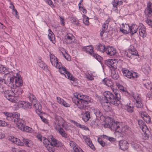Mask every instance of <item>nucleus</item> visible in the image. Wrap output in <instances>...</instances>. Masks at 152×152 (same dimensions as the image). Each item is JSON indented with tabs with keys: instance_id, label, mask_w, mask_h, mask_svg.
<instances>
[{
	"instance_id": "obj_37",
	"label": "nucleus",
	"mask_w": 152,
	"mask_h": 152,
	"mask_svg": "<svg viewBox=\"0 0 152 152\" xmlns=\"http://www.w3.org/2000/svg\"><path fill=\"white\" fill-rule=\"evenodd\" d=\"M123 27L122 28H120V31L123 34H128L130 32L129 31V28H128V30H126L125 29V25L123 23L122 24Z\"/></svg>"
},
{
	"instance_id": "obj_46",
	"label": "nucleus",
	"mask_w": 152,
	"mask_h": 152,
	"mask_svg": "<svg viewBox=\"0 0 152 152\" xmlns=\"http://www.w3.org/2000/svg\"><path fill=\"white\" fill-rule=\"evenodd\" d=\"M43 143L47 147L49 145H50V141L47 139H45L43 141Z\"/></svg>"
},
{
	"instance_id": "obj_19",
	"label": "nucleus",
	"mask_w": 152,
	"mask_h": 152,
	"mask_svg": "<svg viewBox=\"0 0 152 152\" xmlns=\"http://www.w3.org/2000/svg\"><path fill=\"white\" fill-rule=\"evenodd\" d=\"M58 132L61 136L67 140L69 139V136L67 135L63 129L61 127L58 128Z\"/></svg>"
},
{
	"instance_id": "obj_30",
	"label": "nucleus",
	"mask_w": 152,
	"mask_h": 152,
	"mask_svg": "<svg viewBox=\"0 0 152 152\" xmlns=\"http://www.w3.org/2000/svg\"><path fill=\"white\" fill-rule=\"evenodd\" d=\"M11 140L12 142L18 145H23V143L21 142V140L18 138L13 137V138H11Z\"/></svg>"
},
{
	"instance_id": "obj_61",
	"label": "nucleus",
	"mask_w": 152,
	"mask_h": 152,
	"mask_svg": "<svg viewBox=\"0 0 152 152\" xmlns=\"http://www.w3.org/2000/svg\"><path fill=\"white\" fill-rule=\"evenodd\" d=\"M85 140L88 145H90L92 143V141L91 140L90 138H87L85 139Z\"/></svg>"
},
{
	"instance_id": "obj_11",
	"label": "nucleus",
	"mask_w": 152,
	"mask_h": 152,
	"mask_svg": "<svg viewBox=\"0 0 152 152\" xmlns=\"http://www.w3.org/2000/svg\"><path fill=\"white\" fill-rule=\"evenodd\" d=\"M16 76L15 77V80L14 85L16 86H22L23 85V81L22 79L21 76L20 74L17 73L16 74Z\"/></svg>"
},
{
	"instance_id": "obj_28",
	"label": "nucleus",
	"mask_w": 152,
	"mask_h": 152,
	"mask_svg": "<svg viewBox=\"0 0 152 152\" xmlns=\"http://www.w3.org/2000/svg\"><path fill=\"white\" fill-rule=\"evenodd\" d=\"M96 48L102 53L106 52V48L105 45L101 44H99L98 45L96 46Z\"/></svg>"
},
{
	"instance_id": "obj_63",
	"label": "nucleus",
	"mask_w": 152,
	"mask_h": 152,
	"mask_svg": "<svg viewBox=\"0 0 152 152\" xmlns=\"http://www.w3.org/2000/svg\"><path fill=\"white\" fill-rule=\"evenodd\" d=\"M70 20L72 23H74V22H76L77 21V20L75 17H72L70 18Z\"/></svg>"
},
{
	"instance_id": "obj_55",
	"label": "nucleus",
	"mask_w": 152,
	"mask_h": 152,
	"mask_svg": "<svg viewBox=\"0 0 152 152\" xmlns=\"http://www.w3.org/2000/svg\"><path fill=\"white\" fill-rule=\"evenodd\" d=\"M12 152H26L23 150H20L17 148H13L12 149Z\"/></svg>"
},
{
	"instance_id": "obj_33",
	"label": "nucleus",
	"mask_w": 152,
	"mask_h": 152,
	"mask_svg": "<svg viewBox=\"0 0 152 152\" xmlns=\"http://www.w3.org/2000/svg\"><path fill=\"white\" fill-rule=\"evenodd\" d=\"M146 81H147L146 83H145V82L143 83L144 86L146 88L148 89H150V90H151L152 88L151 87V82L148 80H146Z\"/></svg>"
},
{
	"instance_id": "obj_57",
	"label": "nucleus",
	"mask_w": 152,
	"mask_h": 152,
	"mask_svg": "<svg viewBox=\"0 0 152 152\" xmlns=\"http://www.w3.org/2000/svg\"><path fill=\"white\" fill-rule=\"evenodd\" d=\"M134 98L136 100V102H141V98L139 95L137 96V97L134 96Z\"/></svg>"
},
{
	"instance_id": "obj_25",
	"label": "nucleus",
	"mask_w": 152,
	"mask_h": 152,
	"mask_svg": "<svg viewBox=\"0 0 152 152\" xmlns=\"http://www.w3.org/2000/svg\"><path fill=\"white\" fill-rule=\"evenodd\" d=\"M74 37L71 34H67L65 37V39L66 40L68 43H71L72 42V40L74 39Z\"/></svg>"
},
{
	"instance_id": "obj_4",
	"label": "nucleus",
	"mask_w": 152,
	"mask_h": 152,
	"mask_svg": "<svg viewBox=\"0 0 152 152\" xmlns=\"http://www.w3.org/2000/svg\"><path fill=\"white\" fill-rule=\"evenodd\" d=\"M22 88L19 86H16L15 88H12L11 90L5 91L4 96L8 100L12 102H15L16 97L14 95L18 96L20 95L22 92Z\"/></svg>"
},
{
	"instance_id": "obj_10",
	"label": "nucleus",
	"mask_w": 152,
	"mask_h": 152,
	"mask_svg": "<svg viewBox=\"0 0 152 152\" xmlns=\"http://www.w3.org/2000/svg\"><path fill=\"white\" fill-rule=\"evenodd\" d=\"M5 75L8 77L7 81L8 83L14 86L15 76L14 75L13 73L9 72L5 74Z\"/></svg>"
},
{
	"instance_id": "obj_18",
	"label": "nucleus",
	"mask_w": 152,
	"mask_h": 152,
	"mask_svg": "<svg viewBox=\"0 0 152 152\" xmlns=\"http://www.w3.org/2000/svg\"><path fill=\"white\" fill-rule=\"evenodd\" d=\"M123 1L119 0H113L112 1V4L115 10H118V7L122 4Z\"/></svg>"
},
{
	"instance_id": "obj_6",
	"label": "nucleus",
	"mask_w": 152,
	"mask_h": 152,
	"mask_svg": "<svg viewBox=\"0 0 152 152\" xmlns=\"http://www.w3.org/2000/svg\"><path fill=\"white\" fill-rule=\"evenodd\" d=\"M138 124L139 127L144 133L146 139L148 138L150 133L145 123L142 120H138Z\"/></svg>"
},
{
	"instance_id": "obj_49",
	"label": "nucleus",
	"mask_w": 152,
	"mask_h": 152,
	"mask_svg": "<svg viewBox=\"0 0 152 152\" xmlns=\"http://www.w3.org/2000/svg\"><path fill=\"white\" fill-rule=\"evenodd\" d=\"M69 145L71 147L73 148V149L78 146L76 143L72 141H70V142Z\"/></svg>"
},
{
	"instance_id": "obj_47",
	"label": "nucleus",
	"mask_w": 152,
	"mask_h": 152,
	"mask_svg": "<svg viewBox=\"0 0 152 152\" xmlns=\"http://www.w3.org/2000/svg\"><path fill=\"white\" fill-rule=\"evenodd\" d=\"M135 105L137 107L140 108H142L143 106V105L141 102H136L135 103Z\"/></svg>"
},
{
	"instance_id": "obj_32",
	"label": "nucleus",
	"mask_w": 152,
	"mask_h": 152,
	"mask_svg": "<svg viewBox=\"0 0 152 152\" xmlns=\"http://www.w3.org/2000/svg\"><path fill=\"white\" fill-rule=\"evenodd\" d=\"M139 34L140 36L143 38L146 37L147 33L145 29L140 28L139 29Z\"/></svg>"
},
{
	"instance_id": "obj_16",
	"label": "nucleus",
	"mask_w": 152,
	"mask_h": 152,
	"mask_svg": "<svg viewBox=\"0 0 152 152\" xmlns=\"http://www.w3.org/2000/svg\"><path fill=\"white\" fill-rule=\"evenodd\" d=\"M120 148L122 150L125 151L127 150L128 148V143L125 140H121L119 143Z\"/></svg>"
},
{
	"instance_id": "obj_53",
	"label": "nucleus",
	"mask_w": 152,
	"mask_h": 152,
	"mask_svg": "<svg viewBox=\"0 0 152 152\" xmlns=\"http://www.w3.org/2000/svg\"><path fill=\"white\" fill-rule=\"evenodd\" d=\"M70 122L78 127L80 128V126H81V124L74 120H70Z\"/></svg>"
},
{
	"instance_id": "obj_62",
	"label": "nucleus",
	"mask_w": 152,
	"mask_h": 152,
	"mask_svg": "<svg viewBox=\"0 0 152 152\" xmlns=\"http://www.w3.org/2000/svg\"><path fill=\"white\" fill-rule=\"evenodd\" d=\"M7 125V123L4 121L0 120V126H5Z\"/></svg>"
},
{
	"instance_id": "obj_51",
	"label": "nucleus",
	"mask_w": 152,
	"mask_h": 152,
	"mask_svg": "<svg viewBox=\"0 0 152 152\" xmlns=\"http://www.w3.org/2000/svg\"><path fill=\"white\" fill-rule=\"evenodd\" d=\"M61 52L64 58H65L68 61L70 60V57L69 56V54L65 52L66 54H65L64 53H63L62 52Z\"/></svg>"
},
{
	"instance_id": "obj_3",
	"label": "nucleus",
	"mask_w": 152,
	"mask_h": 152,
	"mask_svg": "<svg viewBox=\"0 0 152 152\" xmlns=\"http://www.w3.org/2000/svg\"><path fill=\"white\" fill-rule=\"evenodd\" d=\"M31 97L30 99L31 103L29 102H26L25 101H20L18 102V106L20 107H22L23 109H27L31 108L32 104H33L36 109L35 111L37 114H40L42 113V110L41 104L39 102H37L36 97L33 95Z\"/></svg>"
},
{
	"instance_id": "obj_56",
	"label": "nucleus",
	"mask_w": 152,
	"mask_h": 152,
	"mask_svg": "<svg viewBox=\"0 0 152 152\" xmlns=\"http://www.w3.org/2000/svg\"><path fill=\"white\" fill-rule=\"evenodd\" d=\"M55 66L56 68H58L59 69V68H61V67L62 65L61 64L60 62H59L58 61L56 63L55 66Z\"/></svg>"
},
{
	"instance_id": "obj_60",
	"label": "nucleus",
	"mask_w": 152,
	"mask_h": 152,
	"mask_svg": "<svg viewBox=\"0 0 152 152\" xmlns=\"http://www.w3.org/2000/svg\"><path fill=\"white\" fill-rule=\"evenodd\" d=\"M98 141L99 144H100L102 147L104 146L105 145V142H104L101 139H98Z\"/></svg>"
},
{
	"instance_id": "obj_5",
	"label": "nucleus",
	"mask_w": 152,
	"mask_h": 152,
	"mask_svg": "<svg viewBox=\"0 0 152 152\" xmlns=\"http://www.w3.org/2000/svg\"><path fill=\"white\" fill-rule=\"evenodd\" d=\"M74 96H76L80 102L79 108L81 109L85 110L89 105V104L91 103V99L88 96L77 93L75 94Z\"/></svg>"
},
{
	"instance_id": "obj_13",
	"label": "nucleus",
	"mask_w": 152,
	"mask_h": 152,
	"mask_svg": "<svg viewBox=\"0 0 152 152\" xmlns=\"http://www.w3.org/2000/svg\"><path fill=\"white\" fill-rule=\"evenodd\" d=\"M107 65L111 70L116 69L117 62L115 60L109 59L106 61Z\"/></svg>"
},
{
	"instance_id": "obj_38",
	"label": "nucleus",
	"mask_w": 152,
	"mask_h": 152,
	"mask_svg": "<svg viewBox=\"0 0 152 152\" xmlns=\"http://www.w3.org/2000/svg\"><path fill=\"white\" fill-rule=\"evenodd\" d=\"M117 86L118 89L122 91L125 92L126 93L125 94H126V95H129V93L127 91L126 89L124 88L123 86L119 84L117 85Z\"/></svg>"
},
{
	"instance_id": "obj_50",
	"label": "nucleus",
	"mask_w": 152,
	"mask_h": 152,
	"mask_svg": "<svg viewBox=\"0 0 152 152\" xmlns=\"http://www.w3.org/2000/svg\"><path fill=\"white\" fill-rule=\"evenodd\" d=\"M61 124L62 125V127L64 128L66 130H67L69 129V126L64 121L63 122V123H62Z\"/></svg>"
},
{
	"instance_id": "obj_14",
	"label": "nucleus",
	"mask_w": 152,
	"mask_h": 152,
	"mask_svg": "<svg viewBox=\"0 0 152 152\" xmlns=\"http://www.w3.org/2000/svg\"><path fill=\"white\" fill-rule=\"evenodd\" d=\"M145 13L148 17L152 16V3L149 2L147 3V7L145 10Z\"/></svg>"
},
{
	"instance_id": "obj_44",
	"label": "nucleus",
	"mask_w": 152,
	"mask_h": 152,
	"mask_svg": "<svg viewBox=\"0 0 152 152\" xmlns=\"http://www.w3.org/2000/svg\"><path fill=\"white\" fill-rule=\"evenodd\" d=\"M132 146L135 150H137L139 148L140 145L137 143L132 142L131 143Z\"/></svg>"
},
{
	"instance_id": "obj_26",
	"label": "nucleus",
	"mask_w": 152,
	"mask_h": 152,
	"mask_svg": "<svg viewBox=\"0 0 152 152\" xmlns=\"http://www.w3.org/2000/svg\"><path fill=\"white\" fill-rule=\"evenodd\" d=\"M57 102L59 104H62L64 107H70L69 104L67 103L63 99H61L59 97H57Z\"/></svg>"
},
{
	"instance_id": "obj_42",
	"label": "nucleus",
	"mask_w": 152,
	"mask_h": 152,
	"mask_svg": "<svg viewBox=\"0 0 152 152\" xmlns=\"http://www.w3.org/2000/svg\"><path fill=\"white\" fill-rule=\"evenodd\" d=\"M127 110L130 113H132L134 111V107L133 106H132L131 105V104H130V105H128L127 106Z\"/></svg>"
},
{
	"instance_id": "obj_12",
	"label": "nucleus",
	"mask_w": 152,
	"mask_h": 152,
	"mask_svg": "<svg viewBox=\"0 0 152 152\" xmlns=\"http://www.w3.org/2000/svg\"><path fill=\"white\" fill-rule=\"evenodd\" d=\"M50 146H53L57 147H61L63 146L62 143L54 138L53 136L50 137Z\"/></svg>"
},
{
	"instance_id": "obj_54",
	"label": "nucleus",
	"mask_w": 152,
	"mask_h": 152,
	"mask_svg": "<svg viewBox=\"0 0 152 152\" xmlns=\"http://www.w3.org/2000/svg\"><path fill=\"white\" fill-rule=\"evenodd\" d=\"M74 152H84L78 146L74 149Z\"/></svg>"
},
{
	"instance_id": "obj_15",
	"label": "nucleus",
	"mask_w": 152,
	"mask_h": 152,
	"mask_svg": "<svg viewBox=\"0 0 152 152\" xmlns=\"http://www.w3.org/2000/svg\"><path fill=\"white\" fill-rule=\"evenodd\" d=\"M105 52L109 56H111L115 55L116 53V49L110 46H107Z\"/></svg>"
},
{
	"instance_id": "obj_34",
	"label": "nucleus",
	"mask_w": 152,
	"mask_h": 152,
	"mask_svg": "<svg viewBox=\"0 0 152 152\" xmlns=\"http://www.w3.org/2000/svg\"><path fill=\"white\" fill-rule=\"evenodd\" d=\"M64 76L65 77L68 78L70 80L74 81L75 80V78L68 71H67Z\"/></svg>"
},
{
	"instance_id": "obj_29",
	"label": "nucleus",
	"mask_w": 152,
	"mask_h": 152,
	"mask_svg": "<svg viewBox=\"0 0 152 152\" xmlns=\"http://www.w3.org/2000/svg\"><path fill=\"white\" fill-rule=\"evenodd\" d=\"M111 77L115 80H117L119 77V75L117 72L115 70V69H112L111 70Z\"/></svg>"
},
{
	"instance_id": "obj_20",
	"label": "nucleus",
	"mask_w": 152,
	"mask_h": 152,
	"mask_svg": "<svg viewBox=\"0 0 152 152\" xmlns=\"http://www.w3.org/2000/svg\"><path fill=\"white\" fill-rule=\"evenodd\" d=\"M104 102L102 104L103 108L106 111H108L110 110V102H107V100L104 99Z\"/></svg>"
},
{
	"instance_id": "obj_31",
	"label": "nucleus",
	"mask_w": 152,
	"mask_h": 152,
	"mask_svg": "<svg viewBox=\"0 0 152 152\" xmlns=\"http://www.w3.org/2000/svg\"><path fill=\"white\" fill-rule=\"evenodd\" d=\"M144 120L147 123H149L151 121V119L149 115H141Z\"/></svg>"
},
{
	"instance_id": "obj_22",
	"label": "nucleus",
	"mask_w": 152,
	"mask_h": 152,
	"mask_svg": "<svg viewBox=\"0 0 152 152\" xmlns=\"http://www.w3.org/2000/svg\"><path fill=\"white\" fill-rule=\"evenodd\" d=\"M38 65L39 66L42 68L43 70L47 71L48 70V67L41 60H39L38 61Z\"/></svg>"
},
{
	"instance_id": "obj_35",
	"label": "nucleus",
	"mask_w": 152,
	"mask_h": 152,
	"mask_svg": "<svg viewBox=\"0 0 152 152\" xmlns=\"http://www.w3.org/2000/svg\"><path fill=\"white\" fill-rule=\"evenodd\" d=\"M21 142L23 143L22 145H20V146H23L25 144L27 146L30 147L29 144H31V141L28 139L23 138L22 140V141Z\"/></svg>"
},
{
	"instance_id": "obj_24",
	"label": "nucleus",
	"mask_w": 152,
	"mask_h": 152,
	"mask_svg": "<svg viewBox=\"0 0 152 152\" xmlns=\"http://www.w3.org/2000/svg\"><path fill=\"white\" fill-rule=\"evenodd\" d=\"M102 83L108 87H110L112 88L113 86V83L110 80L107 78H104L102 80Z\"/></svg>"
},
{
	"instance_id": "obj_17",
	"label": "nucleus",
	"mask_w": 152,
	"mask_h": 152,
	"mask_svg": "<svg viewBox=\"0 0 152 152\" xmlns=\"http://www.w3.org/2000/svg\"><path fill=\"white\" fill-rule=\"evenodd\" d=\"M126 28L128 26L129 29V31L131 35H133L134 33H136L137 31V27L135 24H133L131 26H129V24H125Z\"/></svg>"
},
{
	"instance_id": "obj_2",
	"label": "nucleus",
	"mask_w": 152,
	"mask_h": 152,
	"mask_svg": "<svg viewBox=\"0 0 152 152\" xmlns=\"http://www.w3.org/2000/svg\"><path fill=\"white\" fill-rule=\"evenodd\" d=\"M5 115L6 116V118L7 120L15 122L18 128L21 130L26 132H31L32 128L25 126L24 121L18 118L20 115Z\"/></svg>"
},
{
	"instance_id": "obj_41",
	"label": "nucleus",
	"mask_w": 152,
	"mask_h": 152,
	"mask_svg": "<svg viewBox=\"0 0 152 152\" xmlns=\"http://www.w3.org/2000/svg\"><path fill=\"white\" fill-rule=\"evenodd\" d=\"M84 18L83 19V23L87 25H89V18H88L85 15H84Z\"/></svg>"
},
{
	"instance_id": "obj_45",
	"label": "nucleus",
	"mask_w": 152,
	"mask_h": 152,
	"mask_svg": "<svg viewBox=\"0 0 152 152\" xmlns=\"http://www.w3.org/2000/svg\"><path fill=\"white\" fill-rule=\"evenodd\" d=\"M82 116L83 120L85 121H87L88 120L90 117V115H82Z\"/></svg>"
},
{
	"instance_id": "obj_8",
	"label": "nucleus",
	"mask_w": 152,
	"mask_h": 152,
	"mask_svg": "<svg viewBox=\"0 0 152 152\" xmlns=\"http://www.w3.org/2000/svg\"><path fill=\"white\" fill-rule=\"evenodd\" d=\"M93 48L92 45L85 46L83 48L84 50H85L88 53L98 61L99 60H101V57L94 53Z\"/></svg>"
},
{
	"instance_id": "obj_9",
	"label": "nucleus",
	"mask_w": 152,
	"mask_h": 152,
	"mask_svg": "<svg viewBox=\"0 0 152 152\" xmlns=\"http://www.w3.org/2000/svg\"><path fill=\"white\" fill-rule=\"evenodd\" d=\"M110 122H109L107 123V125L110 127L111 130L115 131L116 132H119V129L120 128L119 123L117 121H113L112 119L110 118H109Z\"/></svg>"
},
{
	"instance_id": "obj_7",
	"label": "nucleus",
	"mask_w": 152,
	"mask_h": 152,
	"mask_svg": "<svg viewBox=\"0 0 152 152\" xmlns=\"http://www.w3.org/2000/svg\"><path fill=\"white\" fill-rule=\"evenodd\" d=\"M124 76L127 77L128 78H137L138 76L136 72L130 71L126 68H123L121 70Z\"/></svg>"
},
{
	"instance_id": "obj_58",
	"label": "nucleus",
	"mask_w": 152,
	"mask_h": 152,
	"mask_svg": "<svg viewBox=\"0 0 152 152\" xmlns=\"http://www.w3.org/2000/svg\"><path fill=\"white\" fill-rule=\"evenodd\" d=\"M146 23L150 26H151L152 27V20L150 19H149L148 18L147 19L145 20Z\"/></svg>"
},
{
	"instance_id": "obj_36",
	"label": "nucleus",
	"mask_w": 152,
	"mask_h": 152,
	"mask_svg": "<svg viewBox=\"0 0 152 152\" xmlns=\"http://www.w3.org/2000/svg\"><path fill=\"white\" fill-rule=\"evenodd\" d=\"M77 97L76 96H75L74 97L72 98V101L73 103H75L76 104H77L79 108L80 105V102Z\"/></svg>"
},
{
	"instance_id": "obj_39",
	"label": "nucleus",
	"mask_w": 152,
	"mask_h": 152,
	"mask_svg": "<svg viewBox=\"0 0 152 152\" xmlns=\"http://www.w3.org/2000/svg\"><path fill=\"white\" fill-rule=\"evenodd\" d=\"M133 48L131 49L130 50H129V54L131 55L132 56L133 55L138 56V53L137 50L134 48L133 47Z\"/></svg>"
},
{
	"instance_id": "obj_23",
	"label": "nucleus",
	"mask_w": 152,
	"mask_h": 152,
	"mask_svg": "<svg viewBox=\"0 0 152 152\" xmlns=\"http://www.w3.org/2000/svg\"><path fill=\"white\" fill-rule=\"evenodd\" d=\"M55 119L56 123L57 124L58 126H60L62 123L64 122V120L61 116L56 115Z\"/></svg>"
},
{
	"instance_id": "obj_21",
	"label": "nucleus",
	"mask_w": 152,
	"mask_h": 152,
	"mask_svg": "<svg viewBox=\"0 0 152 152\" xmlns=\"http://www.w3.org/2000/svg\"><path fill=\"white\" fill-rule=\"evenodd\" d=\"M90 111V112L88 111H86L85 114H90V113L97 114L98 113L99 114H100L101 113V112L98 109L96 108H91Z\"/></svg>"
},
{
	"instance_id": "obj_48",
	"label": "nucleus",
	"mask_w": 152,
	"mask_h": 152,
	"mask_svg": "<svg viewBox=\"0 0 152 152\" xmlns=\"http://www.w3.org/2000/svg\"><path fill=\"white\" fill-rule=\"evenodd\" d=\"M59 70L60 73L61 74L64 75L67 71L66 68L64 67H62L61 68H59Z\"/></svg>"
},
{
	"instance_id": "obj_1",
	"label": "nucleus",
	"mask_w": 152,
	"mask_h": 152,
	"mask_svg": "<svg viewBox=\"0 0 152 152\" xmlns=\"http://www.w3.org/2000/svg\"><path fill=\"white\" fill-rule=\"evenodd\" d=\"M113 92L108 91L104 92L103 93L104 99L117 106L121 103V96L117 89L113 88Z\"/></svg>"
},
{
	"instance_id": "obj_59",
	"label": "nucleus",
	"mask_w": 152,
	"mask_h": 152,
	"mask_svg": "<svg viewBox=\"0 0 152 152\" xmlns=\"http://www.w3.org/2000/svg\"><path fill=\"white\" fill-rule=\"evenodd\" d=\"M1 66L0 67V73H2L3 72H4L5 70H6V68L2 65H1Z\"/></svg>"
},
{
	"instance_id": "obj_64",
	"label": "nucleus",
	"mask_w": 152,
	"mask_h": 152,
	"mask_svg": "<svg viewBox=\"0 0 152 152\" xmlns=\"http://www.w3.org/2000/svg\"><path fill=\"white\" fill-rule=\"evenodd\" d=\"M45 1L49 5H52L54 6L53 4V2L51 0H45Z\"/></svg>"
},
{
	"instance_id": "obj_40",
	"label": "nucleus",
	"mask_w": 152,
	"mask_h": 152,
	"mask_svg": "<svg viewBox=\"0 0 152 152\" xmlns=\"http://www.w3.org/2000/svg\"><path fill=\"white\" fill-rule=\"evenodd\" d=\"M48 31H49V34H48V38L51 41H52L53 39L55 38L54 35L50 29L48 30Z\"/></svg>"
},
{
	"instance_id": "obj_27",
	"label": "nucleus",
	"mask_w": 152,
	"mask_h": 152,
	"mask_svg": "<svg viewBox=\"0 0 152 152\" xmlns=\"http://www.w3.org/2000/svg\"><path fill=\"white\" fill-rule=\"evenodd\" d=\"M50 61L52 65L55 66L56 63L58 61L57 58L53 54H50Z\"/></svg>"
},
{
	"instance_id": "obj_43",
	"label": "nucleus",
	"mask_w": 152,
	"mask_h": 152,
	"mask_svg": "<svg viewBox=\"0 0 152 152\" xmlns=\"http://www.w3.org/2000/svg\"><path fill=\"white\" fill-rule=\"evenodd\" d=\"M13 7V14L15 15L16 18L19 19V16L18 15V12L17 10L15 9V7L14 6H12Z\"/></svg>"
},
{
	"instance_id": "obj_52",
	"label": "nucleus",
	"mask_w": 152,
	"mask_h": 152,
	"mask_svg": "<svg viewBox=\"0 0 152 152\" xmlns=\"http://www.w3.org/2000/svg\"><path fill=\"white\" fill-rule=\"evenodd\" d=\"M54 146H51L50 145L47 147V148L50 152H54L55 150Z\"/></svg>"
}]
</instances>
